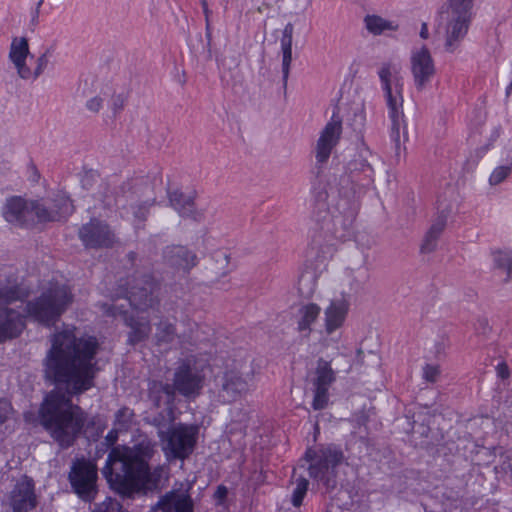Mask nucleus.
<instances>
[{
	"mask_svg": "<svg viewBox=\"0 0 512 512\" xmlns=\"http://www.w3.org/2000/svg\"><path fill=\"white\" fill-rule=\"evenodd\" d=\"M320 314L321 307L316 303L302 302L298 304L292 310V319L296 330L304 336H309Z\"/></svg>",
	"mask_w": 512,
	"mask_h": 512,
	"instance_id": "nucleus-15",
	"label": "nucleus"
},
{
	"mask_svg": "<svg viewBox=\"0 0 512 512\" xmlns=\"http://www.w3.org/2000/svg\"><path fill=\"white\" fill-rule=\"evenodd\" d=\"M51 341L45 375L56 383V389L45 397L39 418L50 436L66 448L73 444L86 420L82 409L71 403L70 396L92 387L99 345L95 337L73 326H65Z\"/></svg>",
	"mask_w": 512,
	"mask_h": 512,
	"instance_id": "nucleus-1",
	"label": "nucleus"
},
{
	"mask_svg": "<svg viewBox=\"0 0 512 512\" xmlns=\"http://www.w3.org/2000/svg\"><path fill=\"white\" fill-rule=\"evenodd\" d=\"M97 178H98V177H97L96 173H94V172H90L89 174H86L85 178H83V179L81 180L82 185H83L86 189H88V185H90V182H91V181H96V180H97Z\"/></svg>",
	"mask_w": 512,
	"mask_h": 512,
	"instance_id": "nucleus-44",
	"label": "nucleus"
},
{
	"mask_svg": "<svg viewBox=\"0 0 512 512\" xmlns=\"http://www.w3.org/2000/svg\"><path fill=\"white\" fill-rule=\"evenodd\" d=\"M377 75L386 100L388 114L392 121V128L405 127L406 123L402 111L404 84L401 67L394 62L385 61L380 64Z\"/></svg>",
	"mask_w": 512,
	"mask_h": 512,
	"instance_id": "nucleus-8",
	"label": "nucleus"
},
{
	"mask_svg": "<svg viewBox=\"0 0 512 512\" xmlns=\"http://www.w3.org/2000/svg\"><path fill=\"white\" fill-rule=\"evenodd\" d=\"M493 266L504 274V280L509 281L512 278V251L498 250L492 252Z\"/></svg>",
	"mask_w": 512,
	"mask_h": 512,
	"instance_id": "nucleus-23",
	"label": "nucleus"
},
{
	"mask_svg": "<svg viewBox=\"0 0 512 512\" xmlns=\"http://www.w3.org/2000/svg\"><path fill=\"white\" fill-rule=\"evenodd\" d=\"M294 27L291 23L286 24L284 27L282 38H281V49H282V73L284 86L287 84L289 77L290 65L292 61V37Z\"/></svg>",
	"mask_w": 512,
	"mask_h": 512,
	"instance_id": "nucleus-21",
	"label": "nucleus"
},
{
	"mask_svg": "<svg viewBox=\"0 0 512 512\" xmlns=\"http://www.w3.org/2000/svg\"><path fill=\"white\" fill-rule=\"evenodd\" d=\"M13 512H27L36 506L33 481L24 476L15 485L6 499Z\"/></svg>",
	"mask_w": 512,
	"mask_h": 512,
	"instance_id": "nucleus-14",
	"label": "nucleus"
},
{
	"mask_svg": "<svg viewBox=\"0 0 512 512\" xmlns=\"http://www.w3.org/2000/svg\"><path fill=\"white\" fill-rule=\"evenodd\" d=\"M204 380L203 371L190 363L182 364L175 373L174 387L160 382H152L149 386V397L156 407H164V415L154 419L158 427V436L162 451L168 461L189 457L196 446L199 428L191 424H173L165 427L173 420L172 401L174 389L184 396H194L202 388Z\"/></svg>",
	"mask_w": 512,
	"mask_h": 512,
	"instance_id": "nucleus-2",
	"label": "nucleus"
},
{
	"mask_svg": "<svg viewBox=\"0 0 512 512\" xmlns=\"http://www.w3.org/2000/svg\"><path fill=\"white\" fill-rule=\"evenodd\" d=\"M253 377L248 372L228 370L216 378L217 398L222 403H230L245 396L252 387Z\"/></svg>",
	"mask_w": 512,
	"mask_h": 512,
	"instance_id": "nucleus-9",
	"label": "nucleus"
},
{
	"mask_svg": "<svg viewBox=\"0 0 512 512\" xmlns=\"http://www.w3.org/2000/svg\"><path fill=\"white\" fill-rule=\"evenodd\" d=\"M38 13H39V11H38V9H37V10L35 11V15H34V17H33V21H37V19H38Z\"/></svg>",
	"mask_w": 512,
	"mask_h": 512,
	"instance_id": "nucleus-49",
	"label": "nucleus"
},
{
	"mask_svg": "<svg viewBox=\"0 0 512 512\" xmlns=\"http://www.w3.org/2000/svg\"><path fill=\"white\" fill-rule=\"evenodd\" d=\"M420 37L422 39H427L429 37L428 25L423 22L420 29Z\"/></svg>",
	"mask_w": 512,
	"mask_h": 512,
	"instance_id": "nucleus-45",
	"label": "nucleus"
},
{
	"mask_svg": "<svg viewBox=\"0 0 512 512\" xmlns=\"http://www.w3.org/2000/svg\"><path fill=\"white\" fill-rule=\"evenodd\" d=\"M80 238L87 247H106L113 241L108 227L98 220H92L80 230Z\"/></svg>",
	"mask_w": 512,
	"mask_h": 512,
	"instance_id": "nucleus-17",
	"label": "nucleus"
},
{
	"mask_svg": "<svg viewBox=\"0 0 512 512\" xmlns=\"http://www.w3.org/2000/svg\"><path fill=\"white\" fill-rule=\"evenodd\" d=\"M164 330H165V334L159 335V339L162 341H168L171 339V336L174 333V328L172 327V325L168 324V325H165Z\"/></svg>",
	"mask_w": 512,
	"mask_h": 512,
	"instance_id": "nucleus-42",
	"label": "nucleus"
},
{
	"mask_svg": "<svg viewBox=\"0 0 512 512\" xmlns=\"http://www.w3.org/2000/svg\"><path fill=\"white\" fill-rule=\"evenodd\" d=\"M328 387H317L314 386V399H313V408L315 410H320L325 408L328 403Z\"/></svg>",
	"mask_w": 512,
	"mask_h": 512,
	"instance_id": "nucleus-31",
	"label": "nucleus"
},
{
	"mask_svg": "<svg viewBox=\"0 0 512 512\" xmlns=\"http://www.w3.org/2000/svg\"><path fill=\"white\" fill-rule=\"evenodd\" d=\"M365 27L373 35H381L385 31L398 30V24L388 21L378 15H366L364 18Z\"/></svg>",
	"mask_w": 512,
	"mask_h": 512,
	"instance_id": "nucleus-22",
	"label": "nucleus"
},
{
	"mask_svg": "<svg viewBox=\"0 0 512 512\" xmlns=\"http://www.w3.org/2000/svg\"><path fill=\"white\" fill-rule=\"evenodd\" d=\"M491 145H492L491 143H490V144H488V145L483 149V153H484V152H486L487 150H489V148H490V146H491Z\"/></svg>",
	"mask_w": 512,
	"mask_h": 512,
	"instance_id": "nucleus-50",
	"label": "nucleus"
},
{
	"mask_svg": "<svg viewBox=\"0 0 512 512\" xmlns=\"http://www.w3.org/2000/svg\"><path fill=\"white\" fill-rule=\"evenodd\" d=\"M126 101L127 97L123 93L112 94L109 98L107 97V109L104 113L106 117L115 118L123 110Z\"/></svg>",
	"mask_w": 512,
	"mask_h": 512,
	"instance_id": "nucleus-28",
	"label": "nucleus"
},
{
	"mask_svg": "<svg viewBox=\"0 0 512 512\" xmlns=\"http://www.w3.org/2000/svg\"><path fill=\"white\" fill-rule=\"evenodd\" d=\"M345 281L352 291H357L362 286L364 277L359 271L347 270L345 272Z\"/></svg>",
	"mask_w": 512,
	"mask_h": 512,
	"instance_id": "nucleus-34",
	"label": "nucleus"
},
{
	"mask_svg": "<svg viewBox=\"0 0 512 512\" xmlns=\"http://www.w3.org/2000/svg\"><path fill=\"white\" fill-rule=\"evenodd\" d=\"M511 173V167L508 165L497 166L489 177V183L492 186L501 184Z\"/></svg>",
	"mask_w": 512,
	"mask_h": 512,
	"instance_id": "nucleus-30",
	"label": "nucleus"
},
{
	"mask_svg": "<svg viewBox=\"0 0 512 512\" xmlns=\"http://www.w3.org/2000/svg\"><path fill=\"white\" fill-rule=\"evenodd\" d=\"M365 120L364 100L359 95H354L351 99L340 102L325 128H360L365 125Z\"/></svg>",
	"mask_w": 512,
	"mask_h": 512,
	"instance_id": "nucleus-11",
	"label": "nucleus"
},
{
	"mask_svg": "<svg viewBox=\"0 0 512 512\" xmlns=\"http://www.w3.org/2000/svg\"><path fill=\"white\" fill-rule=\"evenodd\" d=\"M169 201L171 206L182 216L189 215L193 211L194 202L191 195H184L175 190L169 193Z\"/></svg>",
	"mask_w": 512,
	"mask_h": 512,
	"instance_id": "nucleus-24",
	"label": "nucleus"
},
{
	"mask_svg": "<svg viewBox=\"0 0 512 512\" xmlns=\"http://www.w3.org/2000/svg\"><path fill=\"white\" fill-rule=\"evenodd\" d=\"M171 262L183 269H190L196 264V256L185 247H174L172 250Z\"/></svg>",
	"mask_w": 512,
	"mask_h": 512,
	"instance_id": "nucleus-27",
	"label": "nucleus"
},
{
	"mask_svg": "<svg viewBox=\"0 0 512 512\" xmlns=\"http://www.w3.org/2000/svg\"><path fill=\"white\" fill-rule=\"evenodd\" d=\"M113 307H105L112 316L124 314V320L131 327L129 341L134 344L144 338L150 331L147 319L142 314L152 306V298L147 289L141 288L128 292L123 299H118Z\"/></svg>",
	"mask_w": 512,
	"mask_h": 512,
	"instance_id": "nucleus-6",
	"label": "nucleus"
},
{
	"mask_svg": "<svg viewBox=\"0 0 512 512\" xmlns=\"http://www.w3.org/2000/svg\"><path fill=\"white\" fill-rule=\"evenodd\" d=\"M440 374V369L437 365L427 364L423 368V377L429 382H435Z\"/></svg>",
	"mask_w": 512,
	"mask_h": 512,
	"instance_id": "nucleus-39",
	"label": "nucleus"
},
{
	"mask_svg": "<svg viewBox=\"0 0 512 512\" xmlns=\"http://www.w3.org/2000/svg\"><path fill=\"white\" fill-rule=\"evenodd\" d=\"M438 238L439 237H436L435 235L427 231L420 247L421 252L426 254L434 251L437 245Z\"/></svg>",
	"mask_w": 512,
	"mask_h": 512,
	"instance_id": "nucleus-36",
	"label": "nucleus"
},
{
	"mask_svg": "<svg viewBox=\"0 0 512 512\" xmlns=\"http://www.w3.org/2000/svg\"><path fill=\"white\" fill-rule=\"evenodd\" d=\"M199 1H200L201 6H202V10H203V13H204V16H205V24H206L205 28L207 30H209V28H210V16H211L212 11L208 7L207 0H199Z\"/></svg>",
	"mask_w": 512,
	"mask_h": 512,
	"instance_id": "nucleus-40",
	"label": "nucleus"
},
{
	"mask_svg": "<svg viewBox=\"0 0 512 512\" xmlns=\"http://www.w3.org/2000/svg\"><path fill=\"white\" fill-rule=\"evenodd\" d=\"M107 101V95H97L87 100L85 106L88 111L92 113H99L104 109V105Z\"/></svg>",
	"mask_w": 512,
	"mask_h": 512,
	"instance_id": "nucleus-35",
	"label": "nucleus"
},
{
	"mask_svg": "<svg viewBox=\"0 0 512 512\" xmlns=\"http://www.w3.org/2000/svg\"><path fill=\"white\" fill-rule=\"evenodd\" d=\"M448 211L443 210L434 220L428 232L435 235L436 237H440L443 230L446 227L447 219H448Z\"/></svg>",
	"mask_w": 512,
	"mask_h": 512,
	"instance_id": "nucleus-32",
	"label": "nucleus"
},
{
	"mask_svg": "<svg viewBox=\"0 0 512 512\" xmlns=\"http://www.w3.org/2000/svg\"><path fill=\"white\" fill-rule=\"evenodd\" d=\"M29 55L28 40L24 37L12 40L9 58L14 64L20 78L29 80L32 77V70L26 65V58Z\"/></svg>",
	"mask_w": 512,
	"mask_h": 512,
	"instance_id": "nucleus-19",
	"label": "nucleus"
},
{
	"mask_svg": "<svg viewBox=\"0 0 512 512\" xmlns=\"http://www.w3.org/2000/svg\"><path fill=\"white\" fill-rule=\"evenodd\" d=\"M340 139V130H323L316 145V161L324 164Z\"/></svg>",
	"mask_w": 512,
	"mask_h": 512,
	"instance_id": "nucleus-20",
	"label": "nucleus"
},
{
	"mask_svg": "<svg viewBox=\"0 0 512 512\" xmlns=\"http://www.w3.org/2000/svg\"><path fill=\"white\" fill-rule=\"evenodd\" d=\"M206 36L210 40V38H211V27L209 28V30L206 29Z\"/></svg>",
	"mask_w": 512,
	"mask_h": 512,
	"instance_id": "nucleus-48",
	"label": "nucleus"
},
{
	"mask_svg": "<svg viewBox=\"0 0 512 512\" xmlns=\"http://www.w3.org/2000/svg\"><path fill=\"white\" fill-rule=\"evenodd\" d=\"M71 299L66 286H54L23 308V301L16 289H0V341L18 336L24 328L26 317L45 325L54 323Z\"/></svg>",
	"mask_w": 512,
	"mask_h": 512,
	"instance_id": "nucleus-3",
	"label": "nucleus"
},
{
	"mask_svg": "<svg viewBox=\"0 0 512 512\" xmlns=\"http://www.w3.org/2000/svg\"><path fill=\"white\" fill-rule=\"evenodd\" d=\"M54 202V207L57 209L48 211L38 201L14 196L6 200L2 207V214L11 224L28 226L35 222L60 220L73 211V205L65 193H60Z\"/></svg>",
	"mask_w": 512,
	"mask_h": 512,
	"instance_id": "nucleus-5",
	"label": "nucleus"
},
{
	"mask_svg": "<svg viewBox=\"0 0 512 512\" xmlns=\"http://www.w3.org/2000/svg\"><path fill=\"white\" fill-rule=\"evenodd\" d=\"M97 467L94 462L77 460L70 471L69 480L74 491L86 501L96 493Z\"/></svg>",
	"mask_w": 512,
	"mask_h": 512,
	"instance_id": "nucleus-12",
	"label": "nucleus"
},
{
	"mask_svg": "<svg viewBox=\"0 0 512 512\" xmlns=\"http://www.w3.org/2000/svg\"><path fill=\"white\" fill-rule=\"evenodd\" d=\"M410 71L417 91L421 92L431 84L436 75V66L429 49L425 45L411 51Z\"/></svg>",
	"mask_w": 512,
	"mask_h": 512,
	"instance_id": "nucleus-13",
	"label": "nucleus"
},
{
	"mask_svg": "<svg viewBox=\"0 0 512 512\" xmlns=\"http://www.w3.org/2000/svg\"><path fill=\"white\" fill-rule=\"evenodd\" d=\"M497 137H498V134L494 131V132L491 134V136H490V140L494 141V140H496V139H497Z\"/></svg>",
	"mask_w": 512,
	"mask_h": 512,
	"instance_id": "nucleus-47",
	"label": "nucleus"
},
{
	"mask_svg": "<svg viewBox=\"0 0 512 512\" xmlns=\"http://www.w3.org/2000/svg\"><path fill=\"white\" fill-rule=\"evenodd\" d=\"M335 380V373L327 361L320 360L316 367L314 386L330 387Z\"/></svg>",
	"mask_w": 512,
	"mask_h": 512,
	"instance_id": "nucleus-26",
	"label": "nucleus"
},
{
	"mask_svg": "<svg viewBox=\"0 0 512 512\" xmlns=\"http://www.w3.org/2000/svg\"><path fill=\"white\" fill-rule=\"evenodd\" d=\"M473 0H447L440 11L445 22L444 48L454 53L466 37L473 16Z\"/></svg>",
	"mask_w": 512,
	"mask_h": 512,
	"instance_id": "nucleus-7",
	"label": "nucleus"
},
{
	"mask_svg": "<svg viewBox=\"0 0 512 512\" xmlns=\"http://www.w3.org/2000/svg\"><path fill=\"white\" fill-rule=\"evenodd\" d=\"M391 139L395 144V148L397 151V154H399V151L401 147L405 144V142L408 140V132L407 130H392L391 133Z\"/></svg>",
	"mask_w": 512,
	"mask_h": 512,
	"instance_id": "nucleus-37",
	"label": "nucleus"
},
{
	"mask_svg": "<svg viewBox=\"0 0 512 512\" xmlns=\"http://www.w3.org/2000/svg\"><path fill=\"white\" fill-rule=\"evenodd\" d=\"M15 420L13 409L9 401L0 400V437L14 430Z\"/></svg>",
	"mask_w": 512,
	"mask_h": 512,
	"instance_id": "nucleus-25",
	"label": "nucleus"
},
{
	"mask_svg": "<svg viewBox=\"0 0 512 512\" xmlns=\"http://www.w3.org/2000/svg\"><path fill=\"white\" fill-rule=\"evenodd\" d=\"M153 447L148 438H143L133 448L112 449L102 470L111 487L123 495H130L154 486L157 479L148 466Z\"/></svg>",
	"mask_w": 512,
	"mask_h": 512,
	"instance_id": "nucleus-4",
	"label": "nucleus"
},
{
	"mask_svg": "<svg viewBox=\"0 0 512 512\" xmlns=\"http://www.w3.org/2000/svg\"><path fill=\"white\" fill-rule=\"evenodd\" d=\"M496 372H497V375L502 379L508 378L509 374H510L509 368L505 362H500L497 364Z\"/></svg>",
	"mask_w": 512,
	"mask_h": 512,
	"instance_id": "nucleus-41",
	"label": "nucleus"
},
{
	"mask_svg": "<svg viewBox=\"0 0 512 512\" xmlns=\"http://www.w3.org/2000/svg\"><path fill=\"white\" fill-rule=\"evenodd\" d=\"M342 460V454L335 448H327L319 452L308 450L306 461L309 462V475L321 481L327 487L334 485V469Z\"/></svg>",
	"mask_w": 512,
	"mask_h": 512,
	"instance_id": "nucleus-10",
	"label": "nucleus"
},
{
	"mask_svg": "<svg viewBox=\"0 0 512 512\" xmlns=\"http://www.w3.org/2000/svg\"><path fill=\"white\" fill-rule=\"evenodd\" d=\"M48 62H49L48 52H45L41 56H39L37 59V65H36L35 69L32 71L31 79L38 78L46 69Z\"/></svg>",
	"mask_w": 512,
	"mask_h": 512,
	"instance_id": "nucleus-38",
	"label": "nucleus"
},
{
	"mask_svg": "<svg viewBox=\"0 0 512 512\" xmlns=\"http://www.w3.org/2000/svg\"><path fill=\"white\" fill-rule=\"evenodd\" d=\"M133 418V412L129 408L120 409L115 418V426L120 430L128 428Z\"/></svg>",
	"mask_w": 512,
	"mask_h": 512,
	"instance_id": "nucleus-33",
	"label": "nucleus"
},
{
	"mask_svg": "<svg viewBox=\"0 0 512 512\" xmlns=\"http://www.w3.org/2000/svg\"><path fill=\"white\" fill-rule=\"evenodd\" d=\"M295 488L292 493V504L295 507H299L306 495L308 489V481L304 477L300 476L295 480Z\"/></svg>",
	"mask_w": 512,
	"mask_h": 512,
	"instance_id": "nucleus-29",
	"label": "nucleus"
},
{
	"mask_svg": "<svg viewBox=\"0 0 512 512\" xmlns=\"http://www.w3.org/2000/svg\"><path fill=\"white\" fill-rule=\"evenodd\" d=\"M216 494L218 495L219 498H223L226 495V488L219 487Z\"/></svg>",
	"mask_w": 512,
	"mask_h": 512,
	"instance_id": "nucleus-46",
	"label": "nucleus"
},
{
	"mask_svg": "<svg viewBox=\"0 0 512 512\" xmlns=\"http://www.w3.org/2000/svg\"><path fill=\"white\" fill-rule=\"evenodd\" d=\"M118 430H120L119 428H117L115 426V429H113L112 431H110L107 436H106V442H107V445L110 446V445H113L115 443V441L117 440V432Z\"/></svg>",
	"mask_w": 512,
	"mask_h": 512,
	"instance_id": "nucleus-43",
	"label": "nucleus"
},
{
	"mask_svg": "<svg viewBox=\"0 0 512 512\" xmlns=\"http://www.w3.org/2000/svg\"><path fill=\"white\" fill-rule=\"evenodd\" d=\"M153 512H193V502L187 490H173L161 498Z\"/></svg>",
	"mask_w": 512,
	"mask_h": 512,
	"instance_id": "nucleus-18",
	"label": "nucleus"
},
{
	"mask_svg": "<svg viewBox=\"0 0 512 512\" xmlns=\"http://www.w3.org/2000/svg\"><path fill=\"white\" fill-rule=\"evenodd\" d=\"M350 308L346 298H335L324 309V329L327 335L339 330L345 323Z\"/></svg>",
	"mask_w": 512,
	"mask_h": 512,
	"instance_id": "nucleus-16",
	"label": "nucleus"
}]
</instances>
